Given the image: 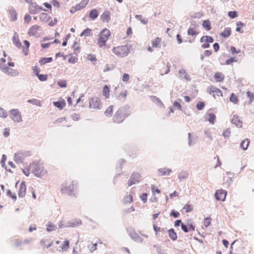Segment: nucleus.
<instances>
[{
  "mask_svg": "<svg viewBox=\"0 0 254 254\" xmlns=\"http://www.w3.org/2000/svg\"><path fill=\"white\" fill-rule=\"evenodd\" d=\"M31 172L34 173L35 176L40 177L41 176L46 174L47 171L45 170L42 164L38 162H33L30 165Z\"/></svg>",
  "mask_w": 254,
  "mask_h": 254,
  "instance_id": "nucleus-3",
  "label": "nucleus"
},
{
  "mask_svg": "<svg viewBox=\"0 0 254 254\" xmlns=\"http://www.w3.org/2000/svg\"><path fill=\"white\" fill-rule=\"evenodd\" d=\"M170 215L175 218H178L180 215V213L178 211L173 210L171 211Z\"/></svg>",
  "mask_w": 254,
  "mask_h": 254,
  "instance_id": "nucleus-63",
  "label": "nucleus"
},
{
  "mask_svg": "<svg viewBox=\"0 0 254 254\" xmlns=\"http://www.w3.org/2000/svg\"><path fill=\"white\" fill-rule=\"evenodd\" d=\"M249 143L250 140L249 139H246L241 142L240 146L244 150H246L248 148Z\"/></svg>",
  "mask_w": 254,
  "mask_h": 254,
  "instance_id": "nucleus-27",
  "label": "nucleus"
},
{
  "mask_svg": "<svg viewBox=\"0 0 254 254\" xmlns=\"http://www.w3.org/2000/svg\"><path fill=\"white\" fill-rule=\"evenodd\" d=\"M12 41L13 42V44L17 47L20 48L21 47V44L19 40L18 36L15 32H14V36L12 38Z\"/></svg>",
  "mask_w": 254,
  "mask_h": 254,
  "instance_id": "nucleus-23",
  "label": "nucleus"
},
{
  "mask_svg": "<svg viewBox=\"0 0 254 254\" xmlns=\"http://www.w3.org/2000/svg\"><path fill=\"white\" fill-rule=\"evenodd\" d=\"M53 59L51 57L50 58H43L40 61L41 64H45L47 63H50L52 61Z\"/></svg>",
  "mask_w": 254,
  "mask_h": 254,
  "instance_id": "nucleus-42",
  "label": "nucleus"
},
{
  "mask_svg": "<svg viewBox=\"0 0 254 254\" xmlns=\"http://www.w3.org/2000/svg\"><path fill=\"white\" fill-rule=\"evenodd\" d=\"M98 16V12L96 9H92L89 13V17L94 20Z\"/></svg>",
  "mask_w": 254,
  "mask_h": 254,
  "instance_id": "nucleus-29",
  "label": "nucleus"
},
{
  "mask_svg": "<svg viewBox=\"0 0 254 254\" xmlns=\"http://www.w3.org/2000/svg\"><path fill=\"white\" fill-rule=\"evenodd\" d=\"M213 38L209 36H202L200 40V42L202 43L203 42H205L207 43H213Z\"/></svg>",
  "mask_w": 254,
  "mask_h": 254,
  "instance_id": "nucleus-25",
  "label": "nucleus"
},
{
  "mask_svg": "<svg viewBox=\"0 0 254 254\" xmlns=\"http://www.w3.org/2000/svg\"><path fill=\"white\" fill-rule=\"evenodd\" d=\"M184 209L186 210V212H190L193 209L192 207L189 204H187L185 205V206L183 207Z\"/></svg>",
  "mask_w": 254,
  "mask_h": 254,
  "instance_id": "nucleus-50",
  "label": "nucleus"
},
{
  "mask_svg": "<svg viewBox=\"0 0 254 254\" xmlns=\"http://www.w3.org/2000/svg\"><path fill=\"white\" fill-rule=\"evenodd\" d=\"M237 26V27L236 28V30L238 32H239L240 33H243V31L241 30V28H239V26H244L245 24L244 23H243L241 21H239L236 24Z\"/></svg>",
  "mask_w": 254,
  "mask_h": 254,
  "instance_id": "nucleus-52",
  "label": "nucleus"
},
{
  "mask_svg": "<svg viewBox=\"0 0 254 254\" xmlns=\"http://www.w3.org/2000/svg\"><path fill=\"white\" fill-rule=\"evenodd\" d=\"M189 174L187 171H182L178 175V179L180 181H182L183 180L187 178L188 177Z\"/></svg>",
  "mask_w": 254,
  "mask_h": 254,
  "instance_id": "nucleus-30",
  "label": "nucleus"
},
{
  "mask_svg": "<svg viewBox=\"0 0 254 254\" xmlns=\"http://www.w3.org/2000/svg\"><path fill=\"white\" fill-rule=\"evenodd\" d=\"M129 235L130 238L136 242L141 243L143 241V239L132 230H131V231L129 232Z\"/></svg>",
  "mask_w": 254,
  "mask_h": 254,
  "instance_id": "nucleus-11",
  "label": "nucleus"
},
{
  "mask_svg": "<svg viewBox=\"0 0 254 254\" xmlns=\"http://www.w3.org/2000/svg\"><path fill=\"white\" fill-rule=\"evenodd\" d=\"M101 19L103 22L109 23L110 19V13L108 11H105L101 15Z\"/></svg>",
  "mask_w": 254,
  "mask_h": 254,
  "instance_id": "nucleus-19",
  "label": "nucleus"
},
{
  "mask_svg": "<svg viewBox=\"0 0 254 254\" xmlns=\"http://www.w3.org/2000/svg\"><path fill=\"white\" fill-rule=\"evenodd\" d=\"M22 170L25 175H26L27 177L29 176V173L31 172V169H30V165L27 168L22 169Z\"/></svg>",
  "mask_w": 254,
  "mask_h": 254,
  "instance_id": "nucleus-56",
  "label": "nucleus"
},
{
  "mask_svg": "<svg viewBox=\"0 0 254 254\" xmlns=\"http://www.w3.org/2000/svg\"><path fill=\"white\" fill-rule=\"evenodd\" d=\"M123 202L125 204L130 203L132 201V195L130 193L128 195H127L123 198Z\"/></svg>",
  "mask_w": 254,
  "mask_h": 254,
  "instance_id": "nucleus-26",
  "label": "nucleus"
},
{
  "mask_svg": "<svg viewBox=\"0 0 254 254\" xmlns=\"http://www.w3.org/2000/svg\"><path fill=\"white\" fill-rule=\"evenodd\" d=\"M23 159V155L21 152H18L14 155V160L17 163L22 162Z\"/></svg>",
  "mask_w": 254,
  "mask_h": 254,
  "instance_id": "nucleus-22",
  "label": "nucleus"
},
{
  "mask_svg": "<svg viewBox=\"0 0 254 254\" xmlns=\"http://www.w3.org/2000/svg\"><path fill=\"white\" fill-rule=\"evenodd\" d=\"M140 175L137 173H133L129 179L128 180L127 184L128 186L138 183L140 181Z\"/></svg>",
  "mask_w": 254,
  "mask_h": 254,
  "instance_id": "nucleus-8",
  "label": "nucleus"
},
{
  "mask_svg": "<svg viewBox=\"0 0 254 254\" xmlns=\"http://www.w3.org/2000/svg\"><path fill=\"white\" fill-rule=\"evenodd\" d=\"M210 93H214L215 94L213 95V96L215 97V95L217 96H222V91L218 89L217 88L214 86H211L209 88Z\"/></svg>",
  "mask_w": 254,
  "mask_h": 254,
  "instance_id": "nucleus-21",
  "label": "nucleus"
},
{
  "mask_svg": "<svg viewBox=\"0 0 254 254\" xmlns=\"http://www.w3.org/2000/svg\"><path fill=\"white\" fill-rule=\"evenodd\" d=\"M247 97L250 99V103H252L254 100V94L249 91L247 92Z\"/></svg>",
  "mask_w": 254,
  "mask_h": 254,
  "instance_id": "nucleus-45",
  "label": "nucleus"
},
{
  "mask_svg": "<svg viewBox=\"0 0 254 254\" xmlns=\"http://www.w3.org/2000/svg\"><path fill=\"white\" fill-rule=\"evenodd\" d=\"M41 30V28L40 26L38 25H35L32 26L28 31V34L30 36H35Z\"/></svg>",
  "mask_w": 254,
  "mask_h": 254,
  "instance_id": "nucleus-13",
  "label": "nucleus"
},
{
  "mask_svg": "<svg viewBox=\"0 0 254 254\" xmlns=\"http://www.w3.org/2000/svg\"><path fill=\"white\" fill-rule=\"evenodd\" d=\"M89 0H83L79 3L76 4L75 6V9L80 10L84 7L87 5Z\"/></svg>",
  "mask_w": 254,
  "mask_h": 254,
  "instance_id": "nucleus-24",
  "label": "nucleus"
},
{
  "mask_svg": "<svg viewBox=\"0 0 254 254\" xmlns=\"http://www.w3.org/2000/svg\"><path fill=\"white\" fill-rule=\"evenodd\" d=\"M74 181L69 183L65 182L61 186V191L62 193L67 194L68 195H73L75 194L76 188L75 187Z\"/></svg>",
  "mask_w": 254,
  "mask_h": 254,
  "instance_id": "nucleus-2",
  "label": "nucleus"
},
{
  "mask_svg": "<svg viewBox=\"0 0 254 254\" xmlns=\"http://www.w3.org/2000/svg\"><path fill=\"white\" fill-rule=\"evenodd\" d=\"M204 225L206 227L209 226L211 224V218L210 217H206L204 220Z\"/></svg>",
  "mask_w": 254,
  "mask_h": 254,
  "instance_id": "nucleus-53",
  "label": "nucleus"
},
{
  "mask_svg": "<svg viewBox=\"0 0 254 254\" xmlns=\"http://www.w3.org/2000/svg\"><path fill=\"white\" fill-rule=\"evenodd\" d=\"M141 199L143 201L144 203H145L147 201V194L146 193H143L141 196H140Z\"/></svg>",
  "mask_w": 254,
  "mask_h": 254,
  "instance_id": "nucleus-61",
  "label": "nucleus"
},
{
  "mask_svg": "<svg viewBox=\"0 0 254 254\" xmlns=\"http://www.w3.org/2000/svg\"><path fill=\"white\" fill-rule=\"evenodd\" d=\"M110 88L108 85H105L103 89V95L106 98L109 97Z\"/></svg>",
  "mask_w": 254,
  "mask_h": 254,
  "instance_id": "nucleus-33",
  "label": "nucleus"
},
{
  "mask_svg": "<svg viewBox=\"0 0 254 254\" xmlns=\"http://www.w3.org/2000/svg\"><path fill=\"white\" fill-rule=\"evenodd\" d=\"M82 224V221L80 219H75L68 222L65 227H76L80 226Z\"/></svg>",
  "mask_w": 254,
  "mask_h": 254,
  "instance_id": "nucleus-10",
  "label": "nucleus"
},
{
  "mask_svg": "<svg viewBox=\"0 0 254 254\" xmlns=\"http://www.w3.org/2000/svg\"><path fill=\"white\" fill-rule=\"evenodd\" d=\"M215 79L218 82H221L224 79V75L219 72H216L214 75Z\"/></svg>",
  "mask_w": 254,
  "mask_h": 254,
  "instance_id": "nucleus-34",
  "label": "nucleus"
},
{
  "mask_svg": "<svg viewBox=\"0 0 254 254\" xmlns=\"http://www.w3.org/2000/svg\"><path fill=\"white\" fill-rule=\"evenodd\" d=\"M53 104L54 106H55L56 107L59 108V109H62L64 107V106L65 105V103H63L62 102H60L59 101L57 102H54Z\"/></svg>",
  "mask_w": 254,
  "mask_h": 254,
  "instance_id": "nucleus-46",
  "label": "nucleus"
},
{
  "mask_svg": "<svg viewBox=\"0 0 254 254\" xmlns=\"http://www.w3.org/2000/svg\"><path fill=\"white\" fill-rule=\"evenodd\" d=\"M233 62H237V60H236L234 58H230V59L227 60L226 61L225 64L227 65L230 64Z\"/></svg>",
  "mask_w": 254,
  "mask_h": 254,
  "instance_id": "nucleus-59",
  "label": "nucleus"
},
{
  "mask_svg": "<svg viewBox=\"0 0 254 254\" xmlns=\"http://www.w3.org/2000/svg\"><path fill=\"white\" fill-rule=\"evenodd\" d=\"M36 76L38 77V79L42 81H46L47 79V76L45 74H39V73H36Z\"/></svg>",
  "mask_w": 254,
  "mask_h": 254,
  "instance_id": "nucleus-41",
  "label": "nucleus"
},
{
  "mask_svg": "<svg viewBox=\"0 0 254 254\" xmlns=\"http://www.w3.org/2000/svg\"><path fill=\"white\" fill-rule=\"evenodd\" d=\"M202 25V27L207 31H208L211 29L210 23L208 20H204Z\"/></svg>",
  "mask_w": 254,
  "mask_h": 254,
  "instance_id": "nucleus-36",
  "label": "nucleus"
},
{
  "mask_svg": "<svg viewBox=\"0 0 254 254\" xmlns=\"http://www.w3.org/2000/svg\"><path fill=\"white\" fill-rule=\"evenodd\" d=\"M27 102L29 103L36 105L38 106H41L40 102L38 101V100H36L35 99H32L28 100Z\"/></svg>",
  "mask_w": 254,
  "mask_h": 254,
  "instance_id": "nucleus-43",
  "label": "nucleus"
},
{
  "mask_svg": "<svg viewBox=\"0 0 254 254\" xmlns=\"http://www.w3.org/2000/svg\"><path fill=\"white\" fill-rule=\"evenodd\" d=\"M169 235L170 238L173 240L175 241L177 238L176 233L175 232L173 229H171L168 231Z\"/></svg>",
  "mask_w": 254,
  "mask_h": 254,
  "instance_id": "nucleus-31",
  "label": "nucleus"
},
{
  "mask_svg": "<svg viewBox=\"0 0 254 254\" xmlns=\"http://www.w3.org/2000/svg\"><path fill=\"white\" fill-rule=\"evenodd\" d=\"M26 186L24 182H22L20 185L18 191V196L23 197L25 195Z\"/></svg>",
  "mask_w": 254,
  "mask_h": 254,
  "instance_id": "nucleus-12",
  "label": "nucleus"
},
{
  "mask_svg": "<svg viewBox=\"0 0 254 254\" xmlns=\"http://www.w3.org/2000/svg\"><path fill=\"white\" fill-rule=\"evenodd\" d=\"M209 119L208 121L211 124H214V121L215 120L216 117L215 115L213 113H209L208 114Z\"/></svg>",
  "mask_w": 254,
  "mask_h": 254,
  "instance_id": "nucleus-40",
  "label": "nucleus"
},
{
  "mask_svg": "<svg viewBox=\"0 0 254 254\" xmlns=\"http://www.w3.org/2000/svg\"><path fill=\"white\" fill-rule=\"evenodd\" d=\"M10 68L8 67V66H7L6 65H4L3 66H2V69H1V70L5 74H8V72L10 70Z\"/></svg>",
  "mask_w": 254,
  "mask_h": 254,
  "instance_id": "nucleus-58",
  "label": "nucleus"
},
{
  "mask_svg": "<svg viewBox=\"0 0 254 254\" xmlns=\"http://www.w3.org/2000/svg\"><path fill=\"white\" fill-rule=\"evenodd\" d=\"M19 74V72L17 70L13 69L12 68L10 69L9 71L8 72L7 75L11 76H16Z\"/></svg>",
  "mask_w": 254,
  "mask_h": 254,
  "instance_id": "nucleus-39",
  "label": "nucleus"
},
{
  "mask_svg": "<svg viewBox=\"0 0 254 254\" xmlns=\"http://www.w3.org/2000/svg\"><path fill=\"white\" fill-rule=\"evenodd\" d=\"M57 228V227L51 224L47 225V230L49 232L55 231Z\"/></svg>",
  "mask_w": 254,
  "mask_h": 254,
  "instance_id": "nucleus-48",
  "label": "nucleus"
},
{
  "mask_svg": "<svg viewBox=\"0 0 254 254\" xmlns=\"http://www.w3.org/2000/svg\"><path fill=\"white\" fill-rule=\"evenodd\" d=\"M228 14L229 16L232 18H234L237 16V12L235 11H229Z\"/></svg>",
  "mask_w": 254,
  "mask_h": 254,
  "instance_id": "nucleus-60",
  "label": "nucleus"
},
{
  "mask_svg": "<svg viewBox=\"0 0 254 254\" xmlns=\"http://www.w3.org/2000/svg\"><path fill=\"white\" fill-rule=\"evenodd\" d=\"M130 78L129 75L127 73H124L123 75L122 80L124 82H127Z\"/></svg>",
  "mask_w": 254,
  "mask_h": 254,
  "instance_id": "nucleus-57",
  "label": "nucleus"
},
{
  "mask_svg": "<svg viewBox=\"0 0 254 254\" xmlns=\"http://www.w3.org/2000/svg\"><path fill=\"white\" fill-rule=\"evenodd\" d=\"M131 108L128 105L120 107L113 116V120L115 123H122L131 114Z\"/></svg>",
  "mask_w": 254,
  "mask_h": 254,
  "instance_id": "nucleus-1",
  "label": "nucleus"
},
{
  "mask_svg": "<svg viewBox=\"0 0 254 254\" xmlns=\"http://www.w3.org/2000/svg\"><path fill=\"white\" fill-rule=\"evenodd\" d=\"M231 131L229 129H226L223 132V135L225 138H228L230 135Z\"/></svg>",
  "mask_w": 254,
  "mask_h": 254,
  "instance_id": "nucleus-55",
  "label": "nucleus"
},
{
  "mask_svg": "<svg viewBox=\"0 0 254 254\" xmlns=\"http://www.w3.org/2000/svg\"><path fill=\"white\" fill-rule=\"evenodd\" d=\"M188 34L189 35L193 36L196 34V32L192 28H189L188 31Z\"/></svg>",
  "mask_w": 254,
  "mask_h": 254,
  "instance_id": "nucleus-64",
  "label": "nucleus"
},
{
  "mask_svg": "<svg viewBox=\"0 0 254 254\" xmlns=\"http://www.w3.org/2000/svg\"><path fill=\"white\" fill-rule=\"evenodd\" d=\"M58 85L62 87H66V82L64 80H61L58 82Z\"/></svg>",
  "mask_w": 254,
  "mask_h": 254,
  "instance_id": "nucleus-51",
  "label": "nucleus"
},
{
  "mask_svg": "<svg viewBox=\"0 0 254 254\" xmlns=\"http://www.w3.org/2000/svg\"><path fill=\"white\" fill-rule=\"evenodd\" d=\"M91 30L89 28H86V29L84 30L80 34V36H82L83 35L88 36L90 35L91 34Z\"/></svg>",
  "mask_w": 254,
  "mask_h": 254,
  "instance_id": "nucleus-44",
  "label": "nucleus"
},
{
  "mask_svg": "<svg viewBox=\"0 0 254 254\" xmlns=\"http://www.w3.org/2000/svg\"><path fill=\"white\" fill-rule=\"evenodd\" d=\"M226 195L227 191L223 190H217L215 193L216 199L222 201L225 200Z\"/></svg>",
  "mask_w": 254,
  "mask_h": 254,
  "instance_id": "nucleus-9",
  "label": "nucleus"
},
{
  "mask_svg": "<svg viewBox=\"0 0 254 254\" xmlns=\"http://www.w3.org/2000/svg\"><path fill=\"white\" fill-rule=\"evenodd\" d=\"M231 33V28H226L225 29L224 31L221 33V35L224 38H227L230 35Z\"/></svg>",
  "mask_w": 254,
  "mask_h": 254,
  "instance_id": "nucleus-32",
  "label": "nucleus"
},
{
  "mask_svg": "<svg viewBox=\"0 0 254 254\" xmlns=\"http://www.w3.org/2000/svg\"><path fill=\"white\" fill-rule=\"evenodd\" d=\"M39 18L41 21H47L50 18L48 14L45 13H42L40 14Z\"/></svg>",
  "mask_w": 254,
  "mask_h": 254,
  "instance_id": "nucleus-37",
  "label": "nucleus"
},
{
  "mask_svg": "<svg viewBox=\"0 0 254 254\" xmlns=\"http://www.w3.org/2000/svg\"><path fill=\"white\" fill-rule=\"evenodd\" d=\"M113 52L119 57H125L128 55L129 48L127 46H118L114 48Z\"/></svg>",
  "mask_w": 254,
  "mask_h": 254,
  "instance_id": "nucleus-5",
  "label": "nucleus"
},
{
  "mask_svg": "<svg viewBox=\"0 0 254 254\" xmlns=\"http://www.w3.org/2000/svg\"><path fill=\"white\" fill-rule=\"evenodd\" d=\"M179 77L181 78H184L185 80L187 81H190L191 80V78L190 75L188 74L186 71L184 69H181L178 71Z\"/></svg>",
  "mask_w": 254,
  "mask_h": 254,
  "instance_id": "nucleus-16",
  "label": "nucleus"
},
{
  "mask_svg": "<svg viewBox=\"0 0 254 254\" xmlns=\"http://www.w3.org/2000/svg\"><path fill=\"white\" fill-rule=\"evenodd\" d=\"M42 9L41 7L37 5L36 3H32L29 7V12L31 14H35Z\"/></svg>",
  "mask_w": 254,
  "mask_h": 254,
  "instance_id": "nucleus-14",
  "label": "nucleus"
},
{
  "mask_svg": "<svg viewBox=\"0 0 254 254\" xmlns=\"http://www.w3.org/2000/svg\"><path fill=\"white\" fill-rule=\"evenodd\" d=\"M9 13L11 17V21H15L17 20V12L12 6H10L8 8Z\"/></svg>",
  "mask_w": 254,
  "mask_h": 254,
  "instance_id": "nucleus-20",
  "label": "nucleus"
},
{
  "mask_svg": "<svg viewBox=\"0 0 254 254\" xmlns=\"http://www.w3.org/2000/svg\"><path fill=\"white\" fill-rule=\"evenodd\" d=\"M101 100L99 98L94 97L90 99L89 106L90 109L100 110L101 109Z\"/></svg>",
  "mask_w": 254,
  "mask_h": 254,
  "instance_id": "nucleus-7",
  "label": "nucleus"
},
{
  "mask_svg": "<svg viewBox=\"0 0 254 254\" xmlns=\"http://www.w3.org/2000/svg\"><path fill=\"white\" fill-rule=\"evenodd\" d=\"M9 117L14 122L20 123L22 122L21 113L18 109H11L9 111Z\"/></svg>",
  "mask_w": 254,
  "mask_h": 254,
  "instance_id": "nucleus-6",
  "label": "nucleus"
},
{
  "mask_svg": "<svg viewBox=\"0 0 254 254\" xmlns=\"http://www.w3.org/2000/svg\"><path fill=\"white\" fill-rule=\"evenodd\" d=\"M159 176H169L170 173L172 172L171 169L169 168H160L158 169Z\"/></svg>",
  "mask_w": 254,
  "mask_h": 254,
  "instance_id": "nucleus-17",
  "label": "nucleus"
},
{
  "mask_svg": "<svg viewBox=\"0 0 254 254\" xmlns=\"http://www.w3.org/2000/svg\"><path fill=\"white\" fill-rule=\"evenodd\" d=\"M111 35L109 30L104 28L99 34L98 44L100 47H103L106 45V43Z\"/></svg>",
  "mask_w": 254,
  "mask_h": 254,
  "instance_id": "nucleus-4",
  "label": "nucleus"
},
{
  "mask_svg": "<svg viewBox=\"0 0 254 254\" xmlns=\"http://www.w3.org/2000/svg\"><path fill=\"white\" fill-rule=\"evenodd\" d=\"M114 109V106L111 105L108 107L104 112L105 115L107 117H111L112 115Z\"/></svg>",
  "mask_w": 254,
  "mask_h": 254,
  "instance_id": "nucleus-28",
  "label": "nucleus"
},
{
  "mask_svg": "<svg viewBox=\"0 0 254 254\" xmlns=\"http://www.w3.org/2000/svg\"><path fill=\"white\" fill-rule=\"evenodd\" d=\"M161 41V39L160 38H156L154 40L152 41V45L153 48H158Z\"/></svg>",
  "mask_w": 254,
  "mask_h": 254,
  "instance_id": "nucleus-35",
  "label": "nucleus"
},
{
  "mask_svg": "<svg viewBox=\"0 0 254 254\" xmlns=\"http://www.w3.org/2000/svg\"><path fill=\"white\" fill-rule=\"evenodd\" d=\"M231 122L233 124H235L238 127H242V121L237 115H234L233 116V118L232 119Z\"/></svg>",
  "mask_w": 254,
  "mask_h": 254,
  "instance_id": "nucleus-18",
  "label": "nucleus"
},
{
  "mask_svg": "<svg viewBox=\"0 0 254 254\" xmlns=\"http://www.w3.org/2000/svg\"><path fill=\"white\" fill-rule=\"evenodd\" d=\"M197 136L194 134H191L190 132L188 133V145L191 146L194 145L197 141Z\"/></svg>",
  "mask_w": 254,
  "mask_h": 254,
  "instance_id": "nucleus-15",
  "label": "nucleus"
},
{
  "mask_svg": "<svg viewBox=\"0 0 254 254\" xmlns=\"http://www.w3.org/2000/svg\"><path fill=\"white\" fill-rule=\"evenodd\" d=\"M230 101L234 104H236L238 102V99L234 93H232L230 97Z\"/></svg>",
  "mask_w": 254,
  "mask_h": 254,
  "instance_id": "nucleus-38",
  "label": "nucleus"
},
{
  "mask_svg": "<svg viewBox=\"0 0 254 254\" xmlns=\"http://www.w3.org/2000/svg\"><path fill=\"white\" fill-rule=\"evenodd\" d=\"M69 241L67 240L64 241V244L61 247V249L63 251H66L69 247Z\"/></svg>",
  "mask_w": 254,
  "mask_h": 254,
  "instance_id": "nucleus-47",
  "label": "nucleus"
},
{
  "mask_svg": "<svg viewBox=\"0 0 254 254\" xmlns=\"http://www.w3.org/2000/svg\"><path fill=\"white\" fill-rule=\"evenodd\" d=\"M204 106H205L204 103L202 102H199L197 103V104L196 105V108L199 110H202L203 109V108L204 107Z\"/></svg>",
  "mask_w": 254,
  "mask_h": 254,
  "instance_id": "nucleus-54",
  "label": "nucleus"
},
{
  "mask_svg": "<svg viewBox=\"0 0 254 254\" xmlns=\"http://www.w3.org/2000/svg\"><path fill=\"white\" fill-rule=\"evenodd\" d=\"M7 116V113L5 112L3 108H0V117L2 118H6Z\"/></svg>",
  "mask_w": 254,
  "mask_h": 254,
  "instance_id": "nucleus-49",
  "label": "nucleus"
},
{
  "mask_svg": "<svg viewBox=\"0 0 254 254\" xmlns=\"http://www.w3.org/2000/svg\"><path fill=\"white\" fill-rule=\"evenodd\" d=\"M173 106L175 108H177V109L179 110H182V106H181V104L179 102H178L177 101H175L174 102Z\"/></svg>",
  "mask_w": 254,
  "mask_h": 254,
  "instance_id": "nucleus-62",
  "label": "nucleus"
}]
</instances>
